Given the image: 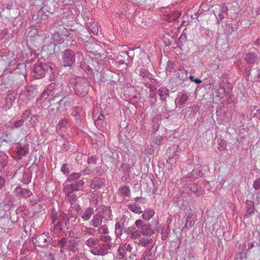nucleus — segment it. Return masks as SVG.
Here are the masks:
<instances>
[{
	"label": "nucleus",
	"mask_w": 260,
	"mask_h": 260,
	"mask_svg": "<svg viewBox=\"0 0 260 260\" xmlns=\"http://www.w3.org/2000/svg\"><path fill=\"white\" fill-rule=\"evenodd\" d=\"M68 82L77 96L83 98L88 94L90 83L86 78L73 75L69 77Z\"/></svg>",
	"instance_id": "obj_1"
},
{
	"label": "nucleus",
	"mask_w": 260,
	"mask_h": 260,
	"mask_svg": "<svg viewBox=\"0 0 260 260\" xmlns=\"http://www.w3.org/2000/svg\"><path fill=\"white\" fill-rule=\"evenodd\" d=\"M61 87V85H60V84H56L52 82L50 83L47 86V89L45 90H47L49 94L51 91L54 92L55 96L50 99V101H54L55 97H62V99L56 103V104L58 105V106L56 107L57 110L61 108L63 105L65 106L67 103H69L70 102L69 101H68V99H66V97L69 95L71 91L70 87L66 86L65 89H64L63 87L61 88V91H59V88Z\"/></svg>",
	"instance_id": "obj_2"
},
{
	"label": "nucleus",
	"mask_w": 260,
	"mask_h": 260,
	"mask_svg": "<svg viewBox=\"0 0 260 260\" xmlns=\"http://www.w3.org/2000/svg\"><path fill=\"white\" fill-rule=\"evenodd\" d=\"M108 114L109 112L105 107L102 108L101 105H96L94 108L92 117L94 124L98 128L102 129L106 128L107 122L105 119Z\"/></svg>",
	"instance_id": "obj_3"
},
{
	"label": "nucleus",
	"mask_w": 260,
	"mask_h": 260,
	"mask_svg": "<svg viewBox=\"0 0 260 260\" xmlns=\"http://www.w3.org/2000/svg\"><path fill=\"white\" fill-rule=\"evenodd\" d=\"M69 222V218L67 214L62 212H57L55 209L52 210L51 222L53 224L55 230L57 232L60 231Z\"/></svg>",
	"instance_id": "obj_4"
},
{
	"label": "nucleus",
	"mask_w": 260,
	"mask_h": 260,
	"mask_svg": "<svg viewBox=\"0 0 260 260\" xmlns=\"http://www.w3.org/2000/svg\"><path fill=\"white\" fill-rule=\"evenodd\" d=\"M57 8L56 1L54 0H44L43 6L37 16V23H42L43 20L47 19L48 14H43L44 13L53 14Z\"/></svg>",
	"instance_id": "obj_5"
},
{
	"label": "nucleus",
	"mask_w": 260,
	"mask_h": 260,
	"mask_svg": "<svg viewBox=\"0 0 260 260\" xmlns=\"http://www.w3.org/2000/svg\"><path fill=\"white\" fill-rule=\"evenodd\" d=\"M52 70L50 65L45 62H40L34 64L31 73L36 79H41L44 77L46 74L50 75Z\"/></svg>",
	"instance_id": "obj_6"
},
{
	"label": "nucleus",
	"mask_w": 260,
	"mask_h": 260,
	"mask_svg": "<svg viewBox=\"0 0 260 260\" xmlns=\"http://www.w3.org/2000/svg\"><path fill=\"white\" fill-rule=\"evenodd\" d=\"M38 91L35 86H30L21 90L19 95V99L25 104L28 103L37 94Z\"/></svg>",
	"instance_id": "obj_7"
},
{
	"label": "nucleus",
	"mask_w": 260,
	"mask_h": 260,
	"mask_svg": "<svg viewBox=\"0 0 260 260\" xmlns=\"http://www.w3.org/2000/svg\"><path fill=\"white\" fill-rule=\"evenodd\" d=\"M62 58L64 67H71L75 62V54L73 50L66 49L62 53Z\"/></svg>",
	"instance_id": "obj_8"
},
{
	"label": "nucleus",
	"mask_w": 260,
	"mask_h": 260,
	"mask_svg": "<svg viewBox=\"0 0 260 260\" xmlns=\"http://www.w3.org/2000/svg\"><path fill=\"white\" fill-rule=\"evenodd\" d=\"M129 219L127 216L123 215L115 225V234L117 238H120L123 233V228L128 224Z\"/></svg>",
	"instance_id": "obj_9"
},
{
	"label": "nucleus",
	"mask_w": 260,
	"mask_h": 260,
	"mask_svg": "<svg viewBox=\"0 0 260 260\" xmlns=\"http://www.w3.org/2000/svg\"><path fill=\"white\" fill-rule=\"evenodd\" d=\"M111 248L108 244H105L99 241L96 246L94 248L91 249L90 251L94 255L104 256L108 254Z\"/></svg>",
	"instance_id": "obj_10"
},
{
	"label": "nucleus",
	"mask_w": 260,
	"mask_h": 260,
	"mask_svg": "<svg viewBox=\"0 0 260 260\" xmlns=\"http://www.w3.org/2000/svg\"><path fill=\"white\" fill-rule=\"evenodd\" d=\"M135 225L140 232V236L141 235H152L153 234V230L151 229L150 224H144L141 219L137 220L135 221Z\"/></svg>",
	"instance_id": "obj_11"
},
{
	"label": "nucleus",
	"mask_w": 260,
	"mask_h": 260,
	"mask_svg": "<svg viewBox=\"0 0 260 260\" xmlns=\"http://www.w3.org/2000/svg\"><path fill=\"white\" fill-rule=\"evenodd\" d=\"M133 59V56L129 55V52L123 51L121 52L116 58V62L119 65L125 64L127 67V64L132 62Z\"/></svg>",
	"instance_id": "obj_12"
},
{
	"label": "nucleus",
	"mask_w": 260,
	"mask_h": 260,
	"mask_svg": "<svg viewBox=\"0 0 260 260\" xmlns=\"http://www.w3.org/2000/svg\"><path fill=\"white\" fill-rule=\"evenodd\" d=\"M49 242L47 236L44 233L37 235L35 239L33 240L34 244L36 246L40 247L47 246L49 244Z\"/></svg>",
	"instance_id": "obj_13"
},
{
	"label": "nucleus",
	"mask_w": 260,
	"mask_h": 260,
	"mask_svg": "<svg viewBox=\"0 0 260 260\" xmlns=\"http://www.w3.org/2000/svg\"><path fill=\"white\" fill-rule=\"evenodd\" d=\"M244 60L248 64L253 67L258 63L260 61V57L255 52H248L245 54Z\"/></svg>",
	"instance_id": "obj_14"
},
{
	"label": "nucleus",
	"mask_w": 260,
	"mask_h": 260,
	"mask_svg": "<svg viewBox=\"0 0 260 260\" xmlns=\"http://www.w3.org/2000/svg\"><path fill=\"white\" fill-rule=\"evenodd\" d=\"M84 181L83 180H78L76 181L71 182L70 184H66L63 186L64 189H67L70 191H77L81 190L83 188Z\"/></svg>",
	"instance_id": "obj_15"
},
{
	"label": "nucleus",
	"mask_w": 260,
	"mask_h": 260,
	"mask_svg": "<svg viewBox=\"0 0 260 260\" xmlns=\"http://www.w3.org/2000/svg\"><path fill=\"white\" fill-rule=\"evenodd\" d=\"M123 233L129 235V239L132 240H136L140 238V232L137 230L135 226L123 228Z\"/></svg>",
	"instance_id": "obj_16"
},
{
	"label": "nucleus",
	"mask_w": 260,
	"mask_h": 260,
	"mask_svg": "<svg viewBox=\"0 0 260 260\" xmlns=\"http://www.w3.org/2000/svg\"><path fill=\"white\" fill-rule=\"evenodd\" d=\"M64 17L70 21L73 20L75 16L77 14V11L75 6H68L63 9Z\"/></svg>",
	"instance_id": "obj_17"
},
{
	"label": "nucleus",
	"mask_w": 260,
	"mask_h": 260,
	"mask_svg": "<svg viewBox=\"0 0 260 260\" xmlns=\"http://www.w3.org/2000/svg\"><path fill=\"white\" fill-rule=\"evenodd\" d=\"M185 188H186V192L188 194L193 193L195 195L200 196L204 193V190L201 187L195 184L187 185Z\"/></svg>",
	"instance_id": "obj_18"
},
{
	"label": "nucleus",
	"mask_w": 260,
	"mask_h": 260,
	"mask_svg": "<svg viewBox=\"0 0 260 260\" xmlns=\"http://www.w3.org/2000/svg\"><path fill=\"white\" fill-rule=\"evenodd\" d=\"M105 185V179L99 177H94L90 182V187L97 190Z\"/></svg>",
	"instance_id": "obj_19"
},
{
	"label": "nucleus",
	"mask_w": 260,
	"mask_h": 260,
	"mask_svg": "<svg viewBox=\"0 0 260 260\" xmlns=\"http://www.w3.org/2000/svg\"><path fill=\"white\" fill-rule=\"evenodd\" d=\"M194 224V216L192 214H189L187 217H184L182 221V230L185 229H189Z\"/></svg>",
	"instance_id": "obj_20"
},
{
	"label": "nucleus",
	"mask_w": 260,
	"mask_h": 260,
	"mask_svg": "<svg viewBox=\"0 0 260 260\" xmlns=\"http://www.w3.org/2000/svg\"><path fill=\"white\" fill-rule=\"evenodd\" d=\"M58 243L59 247H60V251L61 252H63L64 250L67 249L74 251L75 247H71V246H70L69 244L71 243V241L66 238H63L60 239L58 241Z\"/></svg>",
	"instance_id": "obj_21"
},
{
	"label": "nucleus",
	"mask_w": 260,
	"mask_h": 260,
	"mask_svg": "<svg viewBox=\"0 0 260 260\" xmlns=\"http://www.w3.org/2000/svg\"><path fill=\"white\" fill-rule=\"evenodd\" d=\"M29 145L25 143L21 145L20 143H18L17 146V153L19 156H26L29 153Z\"/></svg>",
	"instance_id": "obj_22"
},
{
	"label": "nucleus",
	"mask_w": 260,
	"mask_h": 260,
	"mask_svg": "<svg viewBox=\"0 0 260 260\" xmlns=\"http://www.w3.org/2000/svg\"><path fill=\"white\" fill-rule=\"evenodd\" d=\"M14 193L16 196L27 198L32 194V192L27 188H22L20 186H17L14 189Z\"/></svg>",
	"instance_id": "obj_23"
},
{
	"label": "nucleus",
	"mask_w": 260,
	"mask_h": 260,
	"mask_svg": "<svg viewBox=\"0 0 260 260\" xmlns=\"http://www.w3.org/2000/svg\"><path fill=\"white\" fill-rule=\"evenodd\" d=\"M102 215L104 216V219L106 220H112L113 215L111 208L110 206H103L101 208Z\"/></svg>",
	"instance_id": "obj_24"
},
{
	"label": "nucleus",
	"mask_w": 260,
	"mask_h": 260,
	"mask_svg": "<svg viewBox=\"0 0 260 260\" xmlns=\"http://www.w3.org/2000/svg\"><path fill=\"white\" fill-rule=\"evenodd\" d=\"M203 173L202 172V170L201 167H197L196 169H193L191 172L188 173L186 177L185 176L183 177V179L186 178L191 179H197L200 177L203 176Z\"/></svg>",
	"instance_id": "obj_25"
},
{
	"label": "nucleus",
	"mask_w": 260,
	"mask_h": 260,
	"mask_svg": "<svg viewBox=\"0 0 260 260\" xmlns=\"http://www.w3.org/2000/svg\"><path fill=\"white\" fill-rule=\"evenodd\" d=\"M94 210L93 207H88L80 213L81 217L84 221H88L94 215Z\"/></svg>",
	"instance_id": "obj_26"
},
{
	"label": "nucleus",
	"mask_w": 260,
	"mask_h": 260,
	"mask_svg": "<svg viewBox=\"0 0 260 260\" xmlns=\"http://www.w3.org/2000/svg\"><path fill=\"white\" fill-rule=\"evenodd\" d=\"M245 204L246 211L244 217L247 218L250 217L254 213V203L252 201L247 200L245 202Z\"/></svg>",
	"instance_id": "obj_27"
},
{
	"label": "nucleus",
	"mask_w": 260,
	"mask_h": 260,
	"mask_svg": "<svg viewBox=\"0 0 260 260\" xmlns=\"http://www.w3.org/2000/svg\"><path fill=\"white\" fill-rule=\"evenodd\" d=\"M81 208L78 204L71 205V207L68 210V217L69 218H72L75 217L78 214H80Z\"/></svg>",
	"instance_id": "obj_28"
},
{
	"label": "nucleus",
	"mask_w": 260,
	"mask_h": 260,
	"mask_svg": "<svg viewBox=\"0 0 260 260\" xmlns=\"http://www.w3.org/2000/svg\"><path fill=\"white\" fill-rule=\"evenodd\" d=\"M15 100V96L13 94H8L5 98V103L3 106V108L6 110L11 109Z\"/></svg>",
	"instance_id": "obj_29"
},
{
	"label": "nucleus",
	"mask_w": 260,
	"mask_h": 260,
	"mask_svg": "<svg viewBox=\"0 0 260 260\" xmlns=\"http://www.w3.org/2000/svg\"><path fill=\"white\" fill-rule=\"evenodd\" d=\"M64 192L66 193V198L69 201L71 205H73L78 199L77 194L74 191H70L67 189H63Z\"/></svg>",
	"instance_id": "obj_30"
},
{
	"label": "nucleus",
	"mask_w": 260,
	"mask_h": 260,
	"mask_svg": "<svg viewBox=\"0 0 260 260\" xmlns=\"http://www.w3.org/2000/svg\"><path fill=\"white\" fill-rule=\"evenodd\" d=\"M103 219H104V216L102 215L99 213L94 214L90 221L91 224L94 228H98L101 224Z\"/></svg>",
	"instance_id": "obj_31"
},
{
	"label": "nucleus",
	"mask_w": 260,
	"mask_h": 260,
	"mask_svg": "<svg viewBox=\"0 0 260 260\" xmlns=\"http://www.w3.org/2000/svg\"><path fill=\"white\" fill-rule=\"evenodd\" d=\"M127 249L126 248V247L124 245H121L119 246V248L117 250V253L116 255V257L118 259H124V260H127V258H125V257L127 253Z\"/></svg>",
	"instance_id": "obj_32"
},
{
	"label": "nucleus",
	"mask_w": 260,
	"mask_h": 260,
	"mask_svg": "<svg viewBox=\"0 0 260 260\" xmlns=\"http://www.w3.org/2000/svg\"><path fill=\"white\" fill-rule=\"evenodd\" d=\"M117 193L120 197H129L131 196L130 188L126 185L121 186L118 188Z\"/></svg>",
	"instance_id": "obj_33"
},
{
	"label": "nucleus",
	"mask_w": 260,
	"mask_h": 260,
	"mask_svg": "<svg viewBox=\"0 0 260 260\" xmlns=\"http://www.w3.org/2000/svg\"><path fill=\"white\" fill-rule=\"evenodd\" d=\"M82 110V108L80 106L76 107L72 109L71 115L75 117V120L76 123H78L79 120L81 118V113Z\"/></svg>",
	"instance_id": "obj_34"
},
{
	"label": "nucleus",
	"mask_w": 260,
	"mask_h": 260,
	"mask_svg": "<svg viewBox=\"0 0 260 260\" xmlns=\"http://www.w3.org/2000/svg\"><path fill=\"white\" fill-rule=\"evenodd\" d=\"M139 72L140 76L143 78L144 81L153 79V75L146 69H141Z\"/></svg>",
	"instance_id": "obj_35"
},
{
	"label": "nucleus",
	"mask_w": 260,
	"mask_h": 260,
	"mask_svg": "<svg viewBox=\"0 0 260 260\" xmlns=\"http://www.w3.org/2000/svg\"><path fill=\"white\" fill-rule=\"evenodd\" d=\"M100 240L98 238L91 237L85 241V245L91 249L94 248L99 242Z\"/></svg>",
	"instance_id": "obj_36"
},
{
	"label": "nucleus",
	"mask_w": 260,
	"mask_h": 260,
	"mask_svg": "<svg viewBox=\"0 0 260 260\" xmlns=\"http://www.w3.org/2000/svg\"><path fill=\"white\" fill-rule=\"evenodd\" d=\"M127 208L130 211L136 214H140L142 212L140 205L136 204L135 202L129 203L127 205Z\"/></svg>",
	"instance_id": "obj_37"
},
{
	"label": "nucleus",
	"mask_w": 260,
	"mask_h": 260,
	"mask_svg": "<svg viewBox=\"0 0 260 260\" xmlns=\"http://www.w3.org/2000/svg\"><path fill=\"white\" fill-rule=\"evenodd\" d=\"M100 200V197L98 193L93 192L90 194L89 201L91 205L96 206L98 205Z\"/></svg>",
	"instance_id": "obj_38"
},
{
	"label": "nucleus",
	"mask_w": 260,
	"mask_h": 260,
	"mask_svg": "<svg viewBox=\"0 0 260 260\" xmlns=\"http://www.w3.org/2000/svg\"><path fill=\"white\" fill-rule=\"evenodd\" d=\"M49 93L47 90L43 91L39 97L37 99L36 103L37 104H42L43 102H44L46 100L48 99L49 96Z\"/></svg>",
	"instance_id": "obj_39"
},
{
	"label": "nucleus",
	"mask_w": 260,
	"mask_h": 260,
	"mask_svg": "<svg viewBox=\"0 0 260 260\" xmlns=\"http://www.w3.org/2000/svg\"><path fill=\"white\" fill-rule=\"evenodd\" d=\"M69 123V120L67 118H63L59 120L58 123L56 124V129L58 132L61 129L67 128V125Z\"/></svg>",
	"instance_id": "obj_40"
},
{
	"label": "nucleus",
	"mask_w": 260,
	"mask_h": 260,
	"mask_svg": "<svg viewBox=\"0 0 260 260\" xmlns=\"http://www.w3.org/2000/svg\"><path fill=\"white\" fill-rule=\"evenodd\" d=\"M188 96L186 93H180L176 99V101L180 105H183L188 101Z\"/></svg>",
	"instance_id": "obj_41"
},
{
	"label": "nucleus",
	"mask_w": 260,
	"mask_h": 260,
	"mask_svg": "<svg viewBox=\"0 0 260 260\" xmlns=\"http://www.w3.org/2000/svg\"><path fill=\"white\" fill-rule=\"evenodd\" d=\"M100 242L108 244L109 246L112 247V243L111 242V238L109 235H101L99 237Z\"/></svg>",
	"instance_id": "obj_42"
},
{
	"label": "nucleus",
	"mask_w": 260,
	"mask_h": 260,
	"mask_svg": "<svg viewBox=\"0 0 260 260\" xmlns=\"http://www.w3.org/2000/svg\"><path fill=\"white\" fill-rule=\"evenodd\" d=\"M154 211L151 209H147L144 211L142 217L145 220H149L154 215Z\"/></svg>",
	"instance_id": "obj_43"
},
{
	"label": "nucleus",
	"mask_w": 260,
	"mask_h": 260,
	"mask_svg": "<svg viewBox=\"0 0 260 260\" xmlns=\"http://www.w3.org/2000/svg\"><path fill=\"white\" fill-rule=\"evenodd\" d=\"M237 24L236 22L232 24L227 23L225 26V31L228 34L230 35L233 31H235L237 29Z\"/></svg>",
	"instance_id": "obj_44"
},
{
	"label": "nucleus",
	"mask_w": 260,
	"mask_h": 260,
	"mask_svg": "<svg viewBox=\"0 0 260 260\" xmlns=\"http://www.w3.org/2000/svg\"><path fill=\"white\" fill-rule=\"evenodd\" d=\"M81 176V174L79 173H73L69 175L67 181L69 182H73L76 181Z\"/></svg>",
	"instance_id": "obj_45"
},
{
	"label": "nucleus",
	"mask_w": 260,
	"mask_h": 260,
	"mask_svg": "<svg viewBox=\"0 0 260 260\" xmlns=\"http://www.w3.org/2000/svg\"><path fill=\"white\" fill-rule=\"evenodd\" d=\"M8 156L2 152H0V170L3 169L7 165Z\"/></svg>",
	"instance_id": "obj_46"
},
{
	"label": "nucleus",
	"mask_w": 260,
	"mask_h": 260,
	"mask_svg": "<svg viewBox=\"0 0 260 260\" xmlns=\"http://www.w3.org/2000/svg\"><path fill=\"white\" fill-rule=\"evenodd\" d=\"M175 63L171 60H169L167 63V67L166 69V73H171L175 71Z\"/></svg>",
	"instance_id": "obj_47"
},
{
	"label": "nucleus",
	"mask_w": 260,
	"mask_h": 260,
	"mask_svg": "<svg viewBox=\"0 0 260 260\" xmlns=\"http://www.w3.org/2000/svg\"><path fill=\"white\" fill-rule=\"evenodd\" d=\"M16 212L17 214H23L24 216H27L29 214V211L25 206H20L17 209Z\"/></svg>",
	"instance_id": "obj_48"
},
{
	"label": "nucleus",
	"mask_w": 260,
	"mask_h": 260,
	"mask_svg": "<svg viewBox=\"0 0 260 260\" xmlns=\"http://www.w3.org/2000/svg\"><path fill=\"white\" fill-rule=\"evenodd\" d=\"M152 122H153V126H152L153 131L154 132L157 131L159 128L160 125L161 123V120H159L158 117H156L153 119Z\"/></svg>",
	"instance_id": "obj_49"
},
{
	"label": "nucleus",
	"mask_w": 260,
	"mask_h": 260,
	"mask_svg": "<svg viewBox=\"0 0 260 260\" xmlns=\"http://www.w3.org/2000/svg\"><path fill=\"white\" fill-rule=\"evenodd\" d=\"M98 229L97 231L99 234H105L106 235L109 233V229L108 226L106 224L102 225L99 227H98Z\"/></svg>",
	"instance_id": "obj_50"
},
{
	"label": "nucleus",
	"mask_w": 260,
	"mask_h": 260,
	"mask_svg": "<svg viewBox=\"0 0 260 260\" xmlns=\"http://www.w3.org/2000/svg\"><path fill=\"white\" fill-rule=\"evenodd\" d=\"M88 28L93 35L97 36L99 34V28L96 24L94 23H90Z\"/></svg>",
	"instance_id": "obj_51"
},
{
	"label": "nucleus",
	"mask_w": 260,
	"mask_h": 260,
	"mask_svg": "<svg viewBox=\"0 0 260 260\" xmlns=\"http://www.w3.org/2000/svg\"><path fill=\"white\" fill-rule=\"evenodd\" d=\"M44 0H29V3L31 5L34 6L38 7L40 10L41 7L43 6Z\"/></svg>",
	"instance_id": "obj_52"
},
{
	"label": "nucleus",
	"mask_w": 260,
	"mask_h": 260,
	"mask_svg": "<svg viewBox=\"0 0 260 260\" xmlns=\"http://www.w3.org/2000/svg\"><path fill=\"white\" fill-rule=\"evenodd\" d=\"M24 121L22 119H20L14 121L13 126L11 127V129L18 128L21 127L24 124Z\"/></svg>",
	"instance_id": "obj_53"
},
{
	"label": "nucleus",
	"mask_w": 260,
	"mask_h": 260,
	"mask_svg": "<svg viewBox=\"0 0 260 260\" xmlns=\"http://www.w3.org/2000/svg\"><path fill=\"white\" fill-rule=\"evenodd\" d=\"M38 117L39 116L38 115H34L30 117L29 123L31 127H35L36 126L39 121Z\"/></svg>",
	"instance_id": "obj_54"
},
{
	"label": "nucleus",
	"mask_w": 260,
	"mask_h": 260,
	"mask_svg": "<svg viewBox=\"0 0 260 260\" xmlns=\"http://www.w3.org/2000/svg\"><path fill=\"white\" fill-rule=\"evenodd\" d=\"M96 230L93 228L86 227L85 230L83 231L84 235H88L90 236H94L96 234Z\"/></svg>",
	"instance_id": "obj_55"
},
{
	"label": "nucleus",
	"mask_w": 260,
	"mask_h": 260,
	"mask_svg": "<svg viewBox=\"0 0 260 260\" xmlns=\"http://www.w3.org/2000/svg\"><path fill=\"white\" fill-rule=\"evenodd\" d=\"M31 114V109H27L24 110L22 112L21 117V118L24 120L27 119Z\"/></svg>",
	"instance_id": "obj_56"
},
{
	"label": "nucleus",
	"mask_w": 260,
	"mask_h": 260,
	"mask_svg": "<svg viewBox=\"0 0 260 260\" xmlns=\"http://www.w3.org/2000/svg\"><path fill=\"white\" fill-rule=\"evenodd\" d=\"M153 258V255L151 250H147L144 254L143 260H152Z\"/></svg>",
	"instance_id": "obj_57"
},
{
	"label": "nucleus",
	"mask_w": 260,
	"mask_h": 260,
	"mask_svg": "<svg viewBox=\"0 0 260 260\" xmlns=\"http://www.w3.org/2000/svg\"><path fill=\"white\" fill-rule=\"evenodd\" d=\"M150 240L151 239H148V238H141L139 240L138 244L145 247L149 243Z\"/></svg>",
	"instance_id": "obj_58"
},
{
	"label": "nucleus",
	"mask_w": 260,
	"mask_h": 260,
	"mask_svg": "<svg viewBox=\"0 0 260 260\" xmlns=\"http://www.w3.org/2000/svg\"><path fill=\"white\" fill-rule=\"evenodd\" d=\"M60 171L65 175H69L70 173V168L67 164H63L61 168Z\"/></svg>",
	"instance_id": "obj_59"
},
{
	"label": "nucleus",
	"mask_w": 260,
	"mask_h": 260,
	"mask_svg": "<svg viewBox=\"0 0 260 260\" xmlns=\"http://www.w3.org/2000/svg\"><path fill=\"white\" fill-rule=\"evenodd\" d=\"M57 2L58 4H63V5L71 6L74 2V0H54Z\"/></svg>",
	"instance_id": "obj_60"
},
{
	"label": "nucleus",
	"mask_w": 260,
	"mask_h": 260,
	"mask_svg": "<svg viewBox=\"0 0 260 260\" xmlns=\"http://www.w3.org/2000/svg\"><path fill=\"white\" fill-rule=\"evenodd\" d=\"M84 34H87V35H85L83 34H80V37L82 41L85 42L87 41L88 39H90V36H89V32L88 30H86L83 32Z\"/></svg>",
	"instance_id": "obj_61"
},
{
	"label": "nucleus",
	"mask_w": 260,
	"mask_h": 260,
	"mask_svg": "<svg viewBox=\"0 0 260 260\" xmlns=\"http://www.w3.org/2000/svg\"><path fill=\"white\" fill-rule=\"evenodd\" d=\"M253 248H258V251L260 253V244L257 242L250 243L248 245L247 250H249Z\"/></svg>",
	"instance_id": "obj_62"
},
{
	"label": "nucleus",
	"mask_w": 260,
	"mask_h": 260,
	"mask_svg": "<svg viewBox=\"0 0 260 260\" xmlns=\"http://www.w3.org/2000/svg\"><path fill=\"white\" fill-rule=\"evenodd\" d=\"M52 39L54 41H60L61 39V36L58 31H55L52 36Z\"/></svg>",
	"instance_id": "obj_63"
},
{
	"label": "nucleus",
	"mask_w": 260,
	"mask_h": 260,
	"mask_svg": "<svg viewBox=\"0 0 260 260\" xmlns=\"http://www.w3.org/2000/svg\"><path fill=\"white\" fill-rule=\"evenodd\" d=\"M252 187L255 190L260 189V178H257L253 182Z\"/></svg>",
	"instance_id": "obj_64"
}]
</instances>
